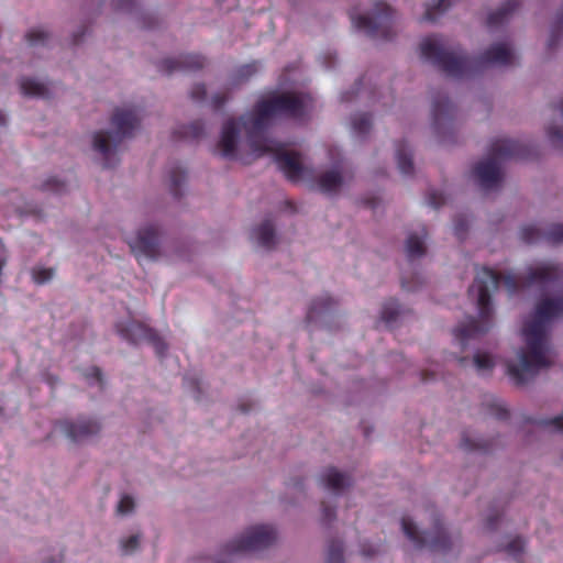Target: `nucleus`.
<instances>
[{"instance_id": "nucleus-1", "label": "nucleus", "mask_w": 563, "mask_h": 563, "mask_svg": "<svg viewBox=\"0 0 563 563\" xmlns=\"http://www.w3.org/2000/svg\"><path fill=\"white\" fill-rule=\"evenodd\" d=\"M560 317H563V295L558 298H543L536 305L532 319L525 322L522 328L527 349L520 351V364L508 365V375L516 385H525L542 368L551 366L548 325Z\"/></svg>"}, {"instance_id": "nucleus-2", "label": "nucleus", "mask_w": 563, "mask_h": 563, "mask_svg": "<svg viewBox=\"0 0 563 563\" xmlns=\"http://www.w3.org/2000/svg\"><path fill=\"white\" fill-rule=\"evenodd\" d=\"M420 56L438 67L445 75L463 78L489 65L510 66L515 55L504 43L492 45L477 58L466 55L459 45L450 43L442 35L424 37L420 45Z\"/></svg>"}, {"instance_id": "nucleus-3", "label": "nucleus", "mask_w": 563, "mask_h": 563, "mask_svg": "<svg viewBox=\"0 0 563 563\" xmlns=\"http://www.w3.org/2000/svg\"><path fill=\"white\" fill-rule=\"evenodd\" d=\"M305 99L294 92L274 93L257 101L253 113L241 118L251 150L262 152L272 150L267 145L266 135L272 119L285 117L299 120L305 117Z\"/></svg>"}, {"instance_id": "nucleus-4", "label": "nucleus", "mask_w": 563, "mask_h": 563, "mask_svg": "<svg viewBox=\"0 0 563 563\" xmlns=\"http://www.w3.org/2000/svg\"><path fill=\"white\" fill-rule=\"evenodd\" d=\"M500 285L505 286L509 294H515L519 289L520 283L514 275H501L488 267H483L476 274L474 283L468 288V294L476 292L479 318H470L467 322L459 324L453 330L455 339L463 347L467 340L479 338L490 329L494 312L490 289H497Z\"/></svg>"}, {"instance_id": "nucleus-5", "label": "nucleus", "mask_w": 563, "mask_h": 563, "mask_svg": "<svg viewBox=\"0 0 563 563\" xmlns=\"http://www.w3.org/2000/svg\"><path fill=\"white\" fill-rule=\"evenodd\" d=\"M529 156L530 148L526 144L509 139H496L490 144L487 158L478 162L472 174L483 189H493L501 183V162L510 158L526 159Z\"/></svg>"}, {"instance_id": "nucleus-6", "label": "nucleus", "mask_w": 563, "mask_h": 563, "mask_svg": "<svg viewBox=\"0 0 563 563\" xmlns=\"http://www.w3.org/2000/svg\"><path fill=\"white\" fill-rule=\"evenodd\" d=\"M140 118L134 109H117L111 118L113 133L99 131L93 135V148L102 155L104 168H112L118 164L114 159L119 145L125 137H131L139 126Z\"/></svg>"}, {"instance_id": "nucleus-7", "label": "nucleus", "mask_w": 563, "mask_h": 563, "mask_svg": "<svg viewBox=\"0 0 563 563\" xmlns=\"http://www.w3.org/2000/svg\"><path fill=\"white\" fill-rule=\"evenodd\" d=\"M350 18L355 29L363 31L373 40L389 41L396 34L394 10L385 0L375 2L371 15H355L354 12H351Z\"/></svg>"}, {"instance_id": "nucleus-8", "label": "nucleus", "mask_w": 563, "mask_h": 563, "mask_svg": "<svg viewBox=\"0 0 563 563\" xmlns=\"http://www.w3.org/2000/svg\"><path fill=\"white\" fill-rule=\"evenodd\" d=\"M401 529L415 548L419 550L427 548L432 552L446 553L453 545L438 515L433 516L431 531H419L409 517H402Z\"/></svg>"}, {"instance_id": "nucleus-9", "label": "nucleus", "mask_w": 563, "mask_h": 563, "mask_svg": "<svg viewBox=\"0 0 563 563\" xmlns=\"http://www.w3.org/2000/svg\"><path fill=\"white\" fill-rule=\"evenodd\" d=\"M275 529L268 525L254 526L239 538L232 540L222 550L221 556H232L264 550L276 541Z\"/></svg>"}, {"instance_id": "nucleus-10", "label": "nucleus", "mask_w": 563, "mask_h": 563, "mask_svg": "<svg viewBox=\"0 0 563 563\" xmlns=\"http://www.w3.org/2000/svg\"><path fill=\"white\" fill-rule=\"evenodd\" d=\"M267 145L272 148L269 151H253L256 156H262L266 153H273L278 168L284 173L286 178L292 183L299 181L306 174V168L301 163L300 154L297 152L286 151L282 145L276 144L267 137Z\"/></svg>"}, {"instance_id": "nucleus-11", "label": "nucleus", "mask_w": 563, "mask_h": 563, "mask_svg": "<svg viewBox=\"0 0 563 563\" xmlns=\"http://www.w3.org/2000/svg\"><path fill=\"white\" fill-rule=\"evenodd\" d=\"M117 331L124 340L130 343H150L155 349V352L158 356H163L167 350V345L157 334V332L141 322L134 320L120 322L117 324Z\"/></svg>"}, {"instance_id": "nucleus-12", "label": "nucleus", "mask_w": 563, "mask_h": 563, "mask_svg": "<svg viewBox=\"0 0 563 563\" xmlns=\"http://www.w3.org/2000/svg\"><path fill=\"white\" fill-rule=\"evenodd\" d=\"M158 227L150 224L139 230L134 239L129 240V246L136 258L155 260L159 254Z\"/></svg>"}, {"instance_id": "nucleus-13", "label": "nucleus", "mask_w": 563, "mask_h": 563, "mask_svg": "<svg viewBox=\"0 0 563 563\" xmlns=\"http://www.w3.org/2000/svg\"><path fill=\"white\" fill-rule=\"evenodd\" d=\"M455 107L448 96L438 93L432 100V125L435 133L444 136L454 129Z\"/></svg>"}, {"instance_id": "nucleus-14", "label": "nucleus", "mask_w": 563, "mask_h": 563, "mask_svg": "<svg viewBox=\"0 0 563 563\" xmlns=\"http://www.w3.org/2000/svg\"><path fill=\"white\" fill-rule=\"evenodd\" d=\"M520 238L527 244L539 242L560 244L563 243V224H551L547 231L533 224L525 225L520 230Z\"/></svg>"}, {"instance_id": "nucleus-15", "label": "nucleus", "mask_w": 563, "mask_h": 563, "mask_svg": "<svg viewBox=\"0 0 563 563\" xmlns=\"http://www.w3.org/2000/svg\"><path fill=\"white\" fill-rule=\"evenodd\" d=\"M562 276V267L559 264L549 263L536 268H530L528 274L520 280V283L526 287H530L532 285L548 287L561 279Z\"/></svg>"}, {"instance_id": "nucleus-16", "label": "nucleus", "mask_w": 563, "mask_h": 563, "mask_svg": "<svg viewBox=\"0 0 563 563\" xmlns=\"http://www.w3.org/2000/svg\"><path fill=\"white\" fill-rule=\"evenodd\" d=\"M59 427L66 437L76 443L89 439L101 430V426L97 420L85 418H79L76 421H62Z\"/></svg>"}, {"instance_id": "nucleus-17", "label": "nucleus", "mask_w": 563, "mask_h": 563, "mask_svg": "<svg viewBox=\"0 0 563 563\" xmlns=\"http://www.w3.org/2000/svg\"><path fill=\"white\" fill-rule=\"evenodd\" d=\"M206 59L196 54L180 55L176 58H165L158 69L165 75H172L175 71H196L203 68Z\"/></svg>"}, {"instance_id": "nucleus-18", "label": "nucleus", "mask_w": 563, "mask_h": 563, "mask_svg": "<svg viewBox=\"0 0 563 563\" xmlns=\"http://www.w3.org/2000/svg\"><path fill=\"white\" fill-rule=\"evenodd\" d=\"M238 136L239 123L234 119L227 120L222 128L221 139L218 143L222 157L229 159L235 157Z\"/></svg>"}, {"instance_id": "nucleus-19", "label": "nucleus", "mask_w": 563, "mask_h": 563, "mask_svg": "<svg viewBox=\"0 0 563 563\" xmlns=\"http://www.w3.org/2000/svg\"><path fill=\"white\" fill-rule=\"evenodd\" d=\"M520 5L521 0H506L496 11L489 13L487 26L494 29L508 22Z\"/></svg>"}, {"instance_id": "nucleus-20", "label": "nucleus", "mask_w": 563, "mask_h": 563, "mask_svg": "<svg viewBox=\"0 0 563 563\" xmlns=\"http://www.w3.org/2000/svg\"><path fill=\"white\" fill-rule=\"evenodd\" d=\"M335 305L336 302L328 295L313 299L306 316L307 323L317 322L330 313Z\"/></svg>"}, {"instance_id": "nucleus-21", "label": "nucleus", "mask_w": 563, "mask_h": 563, "mask_svg": "<svg viewBox=\"0 0 563 563\" xmlns=\"http://www.w3.org/2000/svg\"><path fill=\"white\" fill-rule=\"evenodd\" d=\"M554 121L548 126L547 134L549 141L556 148L563 150V130L556 124V119L563 123V98L552 106Z\"/></svg>"}, {"instance_id": "nucleus-22", "label": "nucleus", "mask_w": 563, "mask_h": 563, "mask_svg": "<svg viewBox=\"0 0 563 563\" xmlns=\"http://www.w3.org/2000/svg\"><path fill=\"white\" fill-rule=\"evenodd\" d=\"M252 238L256 240L260 246L272 249L275 245V228L271 220H264L260 225L252 230Z\"/></svg>"}, {"instance_id": "nucleus-23", "label": "nucleus", "mask_w": 563, "mask_h": 563, "mask_svg": "<svg viewBox=\"0 0 563 563\" xmlns=\"http://www.w3.org/2000/svg\"><path fill=\"white\" fill-rule=\"evenodd\" d=\"M322 484L335 493H341L346 486L350 485V478L334 467H329L321 475Z\"/></svg>"}, {"instance_id": "nucleus-24", "label": "nucleus", "mask_w": 563, "mask_h": 563, "mask_svg": "<svg viewBox=\"0 0 563 563\" xmlns=\"http://www.w3.org/2000/svg\"><path fill=\"white\" fill-rule=\"evenodd\" d=\"M396 159L400 173L405 176L412 175V154L406 142L401 141L396 145Z\"/></svg>"}, {"instance_id": "nucleus-25", "label": "nucleus", "mask_w": 563, "mask_h": 563, "mask_svg": "<svg viewBox=\"0 0 563 563\" xmlns=\"http://www.w3.org/2000/svg\"><path fill=\"white\" fill-rule=\"evenodd\" d=\"M482 406L487 415L498 420H506L509 416L508 409L493 395H486L483 399Z\"/></svg>"}, {"instance_id": "nucleus-26", "label": "nucleus", "mask_w": 563, "mask_h": 563, "mask_svg": "<svg viewBox=\"0 0 563 563\" xmlns=\"http://www.w3.org/2000/svg\"><path fill=\"white\" fill-rule=\"evenodd\" d=\"M342 176L336 170L323 173L318 179L319 189L324 194L335 192L342 185Z\"/></svg>"}, {"instance_id": "nucleus-27", "label": "nucleus", "mask_w": 563, "mask_h": 563, "mask_svg": "<svg viewBox=\"0 0 563 563\" xmlns=\"http://www.w3.org/2000/svg\"><path fill=\"white\" fill-rule=\"evenodd\" d=\"M20 89L21 92L27 97L46 98L48 93V89L44 84L27 77L21 79Z\"/></svg>"}, {"instance_id": "nucleus-28", "label": "nucleus", "mask_w": 563, "mask_h": 563, "mask_svg": "<svg viewBox=\"0 0 563 563\" xmlns=\"http://www.w3.org/2000/svg\"><path fill=\"white\" fill-rule=\"evenodd\" d=\"M422 238L417 234H410L406 241V253L408 258L415 260L417 257H421L426 253V246L423 242V238L427 235L426 228L422 229Z\"/></svg>"}, {"instance_id": "nucleus-29", "label": "nucleus", "mask_w": 563, "mask_h": 563, "mask_svg": "<svg viewBox=\"0 0 563 563\" xmlns=\"http://www.w3.org/2000/svg\"><path fill=\"white\" fill-rule=\"evenodd\" d=\"M169 176V189L175 198L181 197L180 187L186 180V170L180 166L176 165L170 167L168 170Z\"/></svg>"}, {"instance_id": "nucleus-30", "label": "nucleus", "mask_w": 563, "mask_h": 563, "mask_svg": "<svg viewBox=\"0 0 563 563\" xmlns=\"http://www.w3.org/2000/svg\"><path fill=\"white\" fill-rule=\"evenodd\" d=\"M177 139L197 140L203 135V123L196 120L188 125H183L174 132Z\"/></svg>"}, {"instance_id": "nucleus-31", "label": "nucleus", "mask_w": 563, "mask_h": 563, "mask_svg": "<svg viewBox=\"0 0 563 563\" xmlns=\"http://www.w3.org/2000/svg\"><path fill=\"white\" fill-rule=\"evenodd\" d=\"M563 36V8L558 13L555 21L551 26V33L548 41V48L554 49Z\"/></svg>"}, {"instance_id": "nucleus-32", "label": "nucleus", "mask_w": 563, "mask_h": 563, "mask_svg": "<svg viewBox=\"0 0 563 563\" xmlns=\"http://www.w3.org/2000/svg\"><path fill=\"white\" fill-rule=\"evenodd\" d=\"M353 131L360 135H366L372 128V118L368 113L356 114L352 118Z\"/></svg>"}, {"instance_id": "nucleus-33", "label": "nucleus", "mask_w": 563, "mask_h": 563, "mask_svg": "<svg viewBox=\"0 0 563 563\" xmlns=\"http://www.w3.org/2000/svg\"><path fill=\"white\" fill-rule=\"evenodd\" d=\"M452 5V0H438L433 5L426 10L423 19L428 22H435L438 16L444 13Z\"/></svg>"}, {"instance_id": "nucleus-34", "label": "nucleus", "mask_w": 563, "mask_h": 563, "mask_svg": "<svg viewBox=\"0 0 563 563\" xmlns=\"http://www.w3.org/2000/svg\"><path fill=\"white\" fill-rule=\"evenodd\" d=\"M400 314V306L395 299L385 302L382 310V319L385 323L390 324L397 320Z\"/></svg>"}, {"instance_id": "nucleus-35", "label": "nucleus", "mask_w": 563, "mask_h": 563, "mask_svg": "<svg viewBox=\"0 0 563 563\" xmlns=\"http://www.w3.org/2000/svg\"><path fill=\"white\" fill-rule=\"evenodd\" d=\"M325 563H344L343 543L340 540H331L328 545Z\"/></svg>"}, {"instance_id": "nucleus-36", "label": "nucleus", "mask_w": 563, "mask_h": 563, "mask_svg": "<svg viewBox=\"0 0 563 563\" xmlns=\"http://www.w3.org/2000/svg\"><path fill=\"white\" fill-rule=\"evenodd\" d=\"M461 448L468 452L481 451L488 452L490 444L484 440H473L467 435H464L461 441Z\"/></svg>"}, {"instance_id": "nucleus-37", "label": "nucleus", "mask_w": 563, "mask_h": 563, "mask_svg": "<svg viewBox=\"0 0 563 563\" xmlns=\"http://www.w3.org/2000/svg\"><path fill=\"white\" fill-rule=\"evenodd\" d=\"M49 34L41 29H32L25 34V40L31 46L45 45Z\"/></svg>"}, {"instance_id": "nucleus-38", "label": "nucleus", "mask_w": 563, "mask_h": 563, "mask_svg": "<svg viewBox=\"0 0 563 563\" xmlns=\"http://www.w3.org/2000/svg\"><path fill=\"white\" fill-rule=\"evenodd\" d=\"M526 542L521 537H516L508 542L504 551L516 560H519L523 553Z\"/></svg>"}, {"instance_id": "nucleus-39", "label": "nucleus", "mask_w": 563, "mask_h": 563, "mask_svg": "<svg viewBox=\"0 0 563 563\" xmlns=\"http://www.w3.org/2000/svg\"><path fill=\"white\" fill-rule=\"evenodd\" d=\"M534 423L543 430L563 431V413L551 419L537 420Z\"/></svg>"}, {"instance_id": "nucleus-40", "label": "nucleus", "mask_w": 563, "mask_h": 563, "mask_svg": "<svg viewBox=\"0 0 563 563\" xmlns=\"http://www.w3.org/2000/svg\"><path fill=\"white\" fill-rule=\"evenodd\" d=\"M468 229V219L465 214H460L454 219V234L459 240H463Z\"/></svg>"}, {"instance_id": "nucleus-41", "label": "nucleus", "mask_w": 563, "mask_h": 563, "mask_svg": "<svg viewBox=\"0 0 563 563\" xmlns=\"http://www.w3.org/2000/svg\"><path fill=\"white\" fill-rule=\"evenodd\" d=\"M53 276H54L53 268L37 267L32 271L33 280L38 285H43V284L49 282L53 278Z\"/></svg>"}, {"instance_id": "nucleus-42", "label": "nucleus", "mask_w": 563, "mask_h": 563, "mask_svg": "<svg viewBox=\"0 0 563 563\" xmlns=\"http://www.w3.org/2000/svg\"><path fill=\"white\" fill-rule=\"evenodd\" d=\"M258 70V64L256 62L251 64H245L241 66L236 71L238 81H244L251 78Z\"/></svg>"}, {"instance_id": "nucleus-43", "label": "nucleus", "mask_w": 563, "mask_h": 563, "mask_svg": "<svg viewBox=\"0 0 563 563\" xmlns=\"http://www.w3.org/2000/svg\"><path fill=\"white\" fill-rule=\"evenodd\" d=\"M474 364L478 371H490L494 367L492 357L486 353H476Z\"/></svg>"}, {"instance_id": "nucleus-44", "label": "nucleus", "mask_w": 563, "mask_h": 563, "mask_svg": "<svg viewBox=\"0 0 563 563\" xmlns=\"http://www.w3.org/2000/svg\"><path fill=\"white\" fill-rule=\"evenodd\" d=\"M65 184L55 177L46 179L43 184V190L62 194L65 191Z\"/></svg>"}, {"instance_id": "nucleus-45", "label": "nucleus", "mask_w": 563, "mask_h": 563, "mask_svg": "<svg viewBox=\"0 0 563 563\" xmlns=\"http://www.w3.org/2000/svg\"><path fill=\"white\" fill-rule=\"evenodd\" d=\"M112 5L115 11L133 12L137 7V0H112Z\"/></svg>"}, {"instance_id": "nucleus-46", "label": "nucleus", "mask_w": 563, "mask_h": 563, "mask_svg": "<svg viewBox=\"0 0 563 563\" xmlns=\"http://www.w3.org/2000/svg\"><path fill=\"white\" fill-rule=\"evenodd\" d=\"M134 508V500L131 496H123L118 504V512L121 515L130 514Z\"/></svg>"}, {"instance_id": "nucleus-47", "label": "nucleus", "mask_w": 563, "mask_h": 563, "mask_svg": "<svg viewBox=\"0 0 563 563\" xmlns=\"http://www.w3.org/2000/svg\"><path fill=\"white\" fill-rule=\"evenodd\" d=\"M140 538L137 534L129 537L126 540L122 541L121 548L125 554H130L135 551L139 547Z\"/></svg>"}, {"instance_id": "nucleus-48", "label": "nucleus", "mask_w": 563, "mask_h": 563, "mask_svg": "<svg viewBox=\"0 0 563 563\" xmlns=\"http://www.w3.org/2000/svg\"><path fill=\"white\" fill-rule=\"evenodd\" d=\"M207 97V89L203 84L195 85L190 90V98L196 102H201Z\"/></svg>"}, {"instance_id": "nucleus-49", "label": "nucleus", "mask_w": 563, "mask_h": 563, "mask_svg": "<svg viewBox=\"0 0 563 563\" xmlns=\"http://www.w3.org/2000/svg\"><path fill=\"white\" fill-rule=\"evenodd\" d=\"M428 202L433 208H439L445 202V198L442 192L437 190H431L428 194Z\"/></svg>"}, {"instance_id": "nucleus-50", "label": "nucleus", "mask_w": 563, "mask_h": 563, "mask_svg": "<svg viewBox=\"0 0 563 563\" xmlns=\"http://www.w3.org/2000/svg\"><path fill=\"white\" fill-rule=\"evenodd\" d=\"M85 377L90 380V379H93L96 380L99 386L102 388L103 387V378H102V373H101V369L97 366H93L91 367L90 369H88L86 373H85Z\"/></svg>"}, {"instance_id": "nucleus-51", "label": "nucleus", "mask_w": 563, "mask_h": 563, "mask_svg": "<svg viewBox=\"0 0 563 563\" xmlns=\"http://www.w3.org/2000/svg\"><path fill=\"white\" fill-rule=\"evenodd\" d=\"M321 506H322V521L328 525L335 519L334 508L328 506L324 501L321 504Z\"/></svg>"}, {"instance_id": "nucleus-52", "label": "nucleus", "mask_w": 563, "mask_h": 563, "mask_svg": "<svg viewBox=\"0 0 563 563\" xmlns=\"http://www.w3.org/2000/svg\"><path fill=\"white\" fill-rule=\"evenodd\" d=\"M228 98L229 97L227 92L216 93L211 99L213 109L220 110L223 107V104L228 101Z\"/></svg>"}, {"instance_id": "nucleus-53", "label": "nucleus", "mask_w": 563, "mask_h": 563, "mask_svg": "<svg viewBox=\"0 0 563 563\" xmlns=\"http://www.w3.org/2000/svg\"><path fill=\"white\" fill-rule=\"evenodd\" d=\"M499 518H500V514L499 512L490 515L487 518V520H486V529L489 530V531L495 530L496 527H497V521L499 520Z\"/></svg>"}, {"instance_id": "nucleus-54", "label": "nucleus", "mask_w": 563, "mask_h": 563, "mask_svg": "<svg viewBox=\"0 0 563 563\" xmlns=\"http://www.w3.org/2000/svg\"><path fill=\"white\" fill-rule=\"evenodd\" d=\"M361 553L365 558H373L379 553V549H374L372 545H362Z\"/></svg>"}, {"instance_id": "nucleus-55", "label": "nucleus", "mask_w": 563, "mask_h": 563, "mask_svg": "<svg viewBox=\"0 0 563 563\" xmlns=\"http://www.w3.org/2000/svg\"><path fill=\"white\" fill-rule=\"evenodd\" d=\"M85 33H86V29H82V30H81V32H80V34H75V35H74V38H73V44H74V45L79 44V42H80L79 36H84V35H85Z\"/></svg>"}, {"instance_id": "nucleus-56", "label": "nucleus", "mask_w": 563, "mask_h": 563, "mask_svg": "<svg viewBox=\"0 0 563 563\" xmlns=\"http://www.w3.org/2000/svg\"><path fill=\"white\" fill-rule=\"evenodd\" d=\"M401 286H402L404 289H407V290H411L412 289V287L407 284L405 278L401 279Z\"/></svg>"}, {"instance_id": "nucleus-57", "label": "nucleus", "mask_w": 563, "mask_h": 563, "mask_svg": "<svg viewBox=\"0 0 563 563\" xmlns=\"http://www.w3.org/2000/svg\"><path fill=\"white\" fill-rule=\"evenodd\" d=\"M5 123H7L5 114L0 111V125H4Z\"/></svg>"}, {"instance_id": "nucleus-58", "label": "nucleus", "mask_w": 563, "mask_h": 563, "mask_svg": "<svg viewBox=\"0 0 563 563\" xmlns=\"http://www.w3.org/2000/svg\"><path fill=\"white\" fill-rule=\"evenodd\" d=\"M240 409H241V411H242V412H247V411L250 410V409H249V408H246L244 405H241V406H240Z\"/></svg>"}, {"instance_id": "nucleus-59", "label": "nucleus", "mask_w": 563, "mask_h": 563, "mask_svg": "<svg viewBox=\"0 0 563 563\" xmlns=\"http://www.w3.org/2000/svg\"><path fill=\"white\" fill-rule=\"evenodd\" d=\"M218 563H222V562L219 560V562H218Z\"/></svg>"}, {"instance_id": "nucleus-60", "label": "nucleus", "mask_w": 563, "mask_h": 563, "mask_svg": "<svg viewBox=\"0 0 563 563\" xmlns=\"http://www.w3.org/2000/svg\"><path fill=\"white\" fill-rule=\"evenodd\" d=\"M519 563H521V562H519Z\"/></svg>"}]
</instances>
